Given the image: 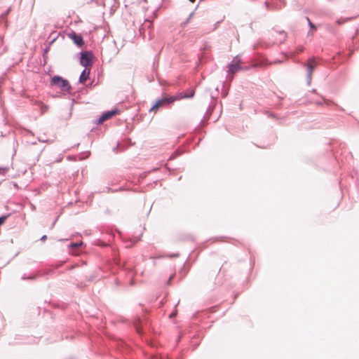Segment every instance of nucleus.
Returning <instances> with one entry per match:
<instances>
[{"mask_svg":"<svg viewBox=\"0 0 359 359\" xmlns=\"http://www.w3.org/2000/svg\"><path fill=\"white\" fill-rule=\"evenodd\" d=\"M177 256H178V255H177V254H176V255H170V257H177Z\"/></svg>","mask_w":359,"mask_h":359,"instance_id":"29","label":"nucleus"},{"mask_svg":"<svg viewBox=\"0 0 359 359\" xmlns=\"http://www.w3.org/2000/svg\"><path fill=\"white\" fill-rule=\"evenodd\" d=\"M11 8H8L4 13H1L0 15V25H2L4 28H6L8 26L7 21H4L6 15L10 13Z\"/></svg>","mask_w":359,"mask_h":359,"instance_id":"9","label":"nucleus"},{"mask_svg":"<svg viewBox=\"0 0 359 359\" xmlns=\"http://www.w3.org/2000/svg\"><path fill=\"white\" fill-rule=\"evenodd\" d=\"M117 111H107L104 112L100 117L97 118L95 121L97 124H101L104 121L111 118L113 116H114L116 114Z\"/></svg>","mask_w":359,"mask_h":359,"instance_id":"5","label":"nucleus"},{"mask_svg":"<svg viewBox=\"0 0 359 359\" xmlns=\"http://www.w3.org/2000/svg\"><path fill=\"white\" fill-rule=\"evenodd\" d=\"M194 95V91H191V93L189 94V95H185L184 97H188V98H190V97H192Z\"/></svg>","mask_w":359,"mask_h":359,"instance_id":"23","label":"nucleus"},{"mask_svg":"<svg viewBox=\"0 0 359 359\" xmlns=\"http://www.w3.org/2000/svg\"><path fill=\"white\" fill-rule=\"evenodd\" d=\"M228 67H229L228 73H229V74H235L241 69V66H240L239 63L234 62V61H232L229 65Z\"/></svg>","mask_w":359,"mask_h":359,"instance_id":"7","label":"nucleus"},{"mask_svg":"<svg viewBox=\"0 0 359 359\" xmlns=\"http://www.w3.org/2000/svg\"><path fill=\"white\" fill-rule=\"evenodd\" d=\"M191 2H194L195 0H189Z\"/></svg>","mask_w":359,"mask_h":359,"instance_id":"30","label":"nucleus"},{"mask_svg":"<svg viewBox=\"0 0 359 359\" xmlns=\"http://www.w3.org/2000/svg\"><path fill=\"white\" fill-rule=\"evenodd\" d=\"M176 100L175 97H164L161 99L158 100L151 107L149 111H156L159 108L165 107L173 102Z\"/></svg>","mask_w":359,"mask_h":359,"instance_id":"2","label":"nucleus"},{"mask_svg":"<svg viewBox=\"0 0 359 359\" xmlns=\"http://www.w3.org/2000/svg\"><path fill=\"white\" fill-rule=\"evenodd\" d=\"M307 35H308V36H313V32H312V31H311V30H310V31L308 32Z\"/></svg>","mask_w":359,"mask_h":359,"instance_id":"26","label":"nucleus"},{"mask_svg":"<svg viewBox=\"0 0 359 359\" xmlns=\"http://www.w3.org/2000/svg\"><path fill=\"white\" fill-rule=\"evenodd\" d=\"M141 320L140 318H137L134 321V326L136 329V331L139 333V334H141V330H140V325H141Z\"/></svg>","mask_w":359,"mask_h":359,"instance_id":"11","label":"nucleus"},{"mask_svg":"<svg viewBox=\"0 0 359 359\" xmlns=\"http://www.w3.org/2000/svg\"><path fill=\"white\" fill-rule=\"evenodd\" d=\"M180 154H181V152H180L179 151H175L174 153H172L171 154V156L169 158V160H173L175 158H177V156H179Z\"/></svg>","mask_w":359,"mask_h":359,"instance_id":"14","label":"nucleus"},{"mask_svg":"<svg viewBox=\"0 0 359 359\" xmlns=\"http://www.w3.org/2000/svg\"><path fill=\"white\" fill-rule=\"evenodd\" d=\"M93 55L90 52H83L81 53L80 63L83 67L87 68L93 65Z\"/></svg>","mask_w":359,"mask_h":359,"instance_id":"4","label":"nucleus"},{"mask_svg":"<svg viewBox=\"0 0 359 359\" xmlns=\"http://www.w3.org/2000/svg\"><path fill=\"white\" fill-rule=\"evenodd\" d=\"M194 14H195L194 11L191 12L189 14V15L187 18V19L181 24V27H185L188 25V23L190 22L191 19L194 17Z\"/></svg>","mask_w":359,"mask_h":359,"instance_id":"12","label":"nucleus"},{"mask_svg":"<svg viewBox=\"0 0 359 359\" xmlns=\"http://www.w3.org/2000/svg\"><path fill=\"white\" fill-rule=\"evenodd\" d=\"M347 20H348V19H345V20H337L336 21V22H337V24L338 25H341L342 23H344V22H346Z\"/></svg>","mask_w":359,"mask_h":359,"instance_id":"20","label":"nucleus"},{"mask_svg":"<svg viewBox=\"0 0 359 359\" xmlns=\"http://www.w3.org/2000/svg\"><path fill=\"white\" fill-rule=\"evenodd\" d=\"M153 22L151 20H145L144 22L140 27V32L142 34V32L145 30L146 28H151L152 27Z\"/></svg>","mask_w":359,"mask_h":359,"instance_id":"10","label":"nucleus"},{"mask_svg":"<svg viewBox=\"0 0 359 359\" xmlns=\"http://www.w3.org/2000/svg\"><path fill=\"white\" fill-rule=\"evenodd\" d=\"M89 74H90V69H88L87 68L85 67V69L82 71L81 74H80L79 80V82L81 83H85L88 80Z\"/></svg>","mask_w":359,"mask_h":359,"instance_id":"8","label":"nucleus"},{"mask_svg":"<svg viewBox=\"0 0 359 359\" xmlns=\"http://www.w3.org/2000/svg\"><path fill=\"white\" fill-rule=\"evenodd\" d=\"M172 276H170V278L167 281V285H169L170 284V282H171V279H172Z\"/></svg>","mask_w":359,"mask_h":359,"instance_id":"27","label":"nucleus"},{"mask_svg":"<svg viewBox=\"0 0 359 359\" xmlns=\"http://www.w3.org/2000/svg\"><path fill=\"white\" fill-rule=\"evenodd\" d=\"M36 276H32V275H29V276H27L26 274H24L22 276V280H34L36 278Z\"/></svg>","mask_w":359,"mask_h":359,"instance_id":"15","label":"nucleus"},{"mask_svg":"<svg viewBox=\"0 0 359 359\" xmlns=\"http://www.w3.org/2000/svg\"><path fill=\"white\" fill-rule=\"evenodd\" d=\"M2 39H3V38H1V37L0 36V39H1V40H2Z\"/></svg>","mask_w":359,"mask_h":359,"instance_id":"32","label":"nucleus"},{"mask_svg":"<svg viewBox=\"0 0 359 359\" xmlns=\"http://www.w3.org/2000/svg\"><path fill=\"white\" fill-rule=\"evenodd\" d=\"M316 59L315 57H312L308 59L307 63H303L302 66L306 68V79H307V83L309 85H310L312 79V74L313 70L316 68Z\"/></svg>","mask_w":359,"mask_h":359,"instance_id":"3","label":"nucleus"},{"mask_svg":"<svg viewBox=\"0 0 359 359\" xmlns=\"http://www.w3.org/2000/svg\"><path fill=\"white\" fill-rule=\"evenodd\" d=\"M50 84L61 88L64 91H69L72 88L69 81L60 76H54L51 79Z\"/></svg>","mask_w":359,"mask_h":359,"instance_id":"1","label":"nucleus"},{"mask_svg":"<svg viewBox=\"0 0 359 359\" xmlns=\"http://www.w3.org/2000/svg\"><path fill=\"white\" fill-rule=\"evenodd\" d=\"M176 315H177V311H173V312H172V313L170 314L169 318H175V317L176 316Z\"/></svg>","mask_w":359,"mask_h":359,"instance_id":"21","label":"nucleus"},{"mask_svg":"<svg viewBox=\"0 0 359 359\" xmlns=\"http://www.w3.org/2000/svg\"><path fill=\"white\" fill-rule=\"evenodd\" d=\"M49 48H46L44 49V51H43V57L45 56V54H46L48 51Z\"/></svg>","mask_w":359,"mask_h":359,"instance_id":"24","label":"nucleus"},{"mask_svg":"<svg viewBox=\"0 0 359 359\" xmlns=\"http://www.w3.org/2000/svg\"><path fill=\"white\" fill-rule=\"evenodd\" d=\"M278 34L280 35V39H278L277 43H282L286 39V33L284 31H282L280 32Z\"/></svg>","mask_w":359,"mask_h":359,"instance_id":"13","label":"nucleus"},{"mask_svg":"<svg viewBox=\"0 0 359 359\" xmlns=\"http://www.w3.org/2000/svg\"><path fill=\"white\" fill-rule=\"evenodd\" d=\"M9 170L8 167H0V175H4Z\"/></svg>","mask_w":359,"mask_h":359,"instance_id":"16","label":"nucleus"},{"mask_svg":"<svg viewBox=\"0 0 359 359\" xmlns=\"http://www.w3.org/2000/svg\"><path fill=\"white\" fill-rule=\"evenodd\" d=\"M266 6H268V2H265Z\"/></svg>","mask_w":359,"mask_h":359,"instance_id":"31","label":"nucleus"},{"mask_svg":"<svg viewBox=\"0 0 359 359\" xmlns=\"http://www.w3.org/2000/svg\"><path fill=\"white\" fill-rule=\"evenodd\" d=\"M69 37L72 39L74 43L78 46H82L84 43L83 37L81 35L76 34L74 32L69 34Z\"/></svg>","mask_w":359,"mask_h":359,"instance_id":"6","label":"nucleus"},{"mask_svg":"<svg viewBox=\"0 0 359 359\" xmlns=\"http://www.w3.org/2000/svg\"><path fill=\"white\" fill-rule=\"evenodd\" d=\"M306 19L308 21V24H309L310 29H315L316 28V25L311 22L310 19L308 17H306Z\"/></svg>","mask_w":359,"mask_h":359,"instance_id":"17","label":"nucleus"},{"mask_svg":"<svg viewBox=\"0 0 359 359\" xmlns=\"http://www.w3.org/2000/svg\"><path fill=\"white\" fill-rule=\"evenodd\" d=\"M156 359H168L165 355L156 356Z\"/></svg>","mask_w":359,"mask_h":359,"instance_id":"22","label":"nucleus"},{"mask_svg":"<svg viewBox=\"0 0 359 359\" xmlns=\"http://www.w3.org/2000/svg\"><path fill=\"white\" fill-rule=\"evenodd\" d=\"M303 50H304L303 47H299V48H298L297 51L298 52H302V51H303Z\"/></svg>","mask_w":359,"mask_h":359,"instance_id":"28","label":"nucleus"},{"mask_svg":"<svg viewBox=\"0 0 359 359\" xmlns=\"http://www.w3.org/2000/svg\"><path fill=\"white\" fill-rule=\"evenodd\" d=\"M83 244L82 242H80V243H72L69 245V247L70 248H78L79 246H81V245Z\"/></svg>","mask_w":359,"mask_h":359,"instance_id":"18","label":"nucleus"},{"mask_svg":"<svg viewBox=\"0 0 359 359\" xmlns=\"http://www.w3.org/2000/svg\"><path fill=\"white\" fill-rule=\"evenodd\" d=\"M6 218H7V216L0 217V226L4 223Z\"/></svg>","mask_w":359,"mask_h":359,"instance_id":"19","label":"nucleus"},{"mask_svg":"<svg viewBox=\"0 0 359 359\" xmlns=\"http://www.w3.org/2000/svg\"><path fill=\"white\" fill-rule=\"evenodd\" d=\"M46 238H47V236H46V235H43V236L41 238V241H46Z\"/></svg>","mask_w":359,"mask_h":359,"instance_id":"25","label":"nucleus"}]
</instances>
